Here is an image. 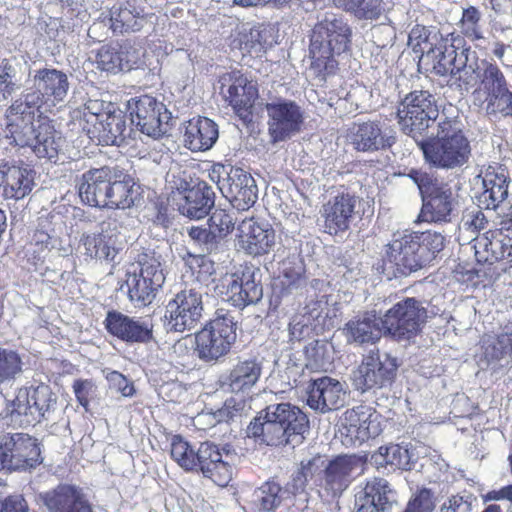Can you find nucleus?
<instances>
[{
    "mask_svg": "<svg viewBox=\"0 0 512 512\" xmlns=\"http://www.w3.org/2000/svg\"><path fill=\"white\" fill-rule=\"evenodd\" d=\"M445 242V236L431 230L395 233L383 247L375 269L388 280L407 277L434 260Z\"/></svg>",
    "mask_w": 512,
    "mask_h": 512,
    "instance_id": "nucleus-1",
    "label": "nucleus"
},
{
    "mask_svg": "<svg viewBox=\"0 0 512 512\" xmlns=\"http://www.w3.org/2000/svg\"><path fill=\"white\" fill-rule=\"evenodd\" d=\"M309 430L307 415L297 406L280 403L268 406L250 422L247 436L259 444L280 446L302 442Z\"/></svg>",
    "mask_w": 512,
    "mask_h": 512,
    "instance_id": "nucleus-2",
    "label": "nucleus"
},
{
    "mask_svg": "<svg viewBox=\"0 0 512 512\" xmlns=\"http://www.w3.org/2000/svg\"><path fill=\"white\" fill-rule=\"evenodd\" d=\"M7 137L11 144L30 147L38 158L56 163L61 150L62 137L53 120L43 112L6 110Z\"/></svg>",
    "mask_w": 512,
    "mask_h": 512,
    "instance_id": "nucleus-3",
    "label": "nucleus"
},
{
    "mask_svg": "<svg viewBox=\"0 0 512 512\" xmlns=\"http://www.w3.org/2000/svg\"><path fill=\"white\" fill-rule=\"evenodd\" d=\"M352 30L342 17L326 16L318 21L310 39V68L317 77L325 79L336 74V56L350 49Z\"/></svg>",
    "mask_w": 512,
    "mask_h": 512,
    "instance_id": "nucleus-4",
    "label": "nucleus"
},
{
    "mask_svg": "<svg viewBox=\"0 0 512 512\" xmlns=\"http://www.w3.org/2000/svg\"><path fill=\"white\" fill-rule=\"evenodd\" d=\"M425 161L433 167L453 169L464 165L471 155L470 142L457 118L445 117L438 122L436 136L418 143Z\"/></svg>",
    "mask_w": 512,
    "mask_h": 512,
    "instance_id": "nucleus-5",
    "label": "nucleus"
},
{
    "mask_svg": "<svg viewBox=\"0 0 512 512\" xmlns=\"http://www.w3.org/2000/svg\"><path fill=\"white\" fill-rule=\"evenodd\" d=\"M33 86L34 90L24 94L23 98L14 100L7 110L39 113L44 108L46 112H52L56 105L64 102L70 84L63 71L41 68L35 71Z\"/></svg>",
    "mask_w": 512,
    "mask_h": 512,
    "instance_id": "nucleus-6",
    "label": "nucleus"
},
{
    "mask_svg": "<svg viewBox=\"0 0 512 512\" xmlns=\"http://www.w3.org/2000/svg\"><path fill=\"white\" fill-rule=\"evenodd\" d=\"M81 126L91 141L98 145H115L124 135L126 121L112 103L89 99L83 107Z\"/></svg>",
    "mask_w": 512,
    "mask_h": 512,
    "instance_id": "nucleus-7",
    "label": "nucleus"
},
{
    "mask_svg": "<svg viewBox=\"0 0 512 512\" xmlns=\"http://www.w3.org/2000/svg\"><path fill=\"white\" fill-rule=\"evenodd\" d=\"M408 176L416 183L422 196L417 222H449L454 206L453 192L449 184L419 169H411Z\"/></svg>",
    "mask_w": 512,
    "mask_h": 512,
    "instance_id": "nucleus-8",
    "label": "nucleus"
},
{
    "mask_svg": "<svg viewBox=\"0 0 512 512\" xmlns=\"http://www.w3.org/2000/svg\"><path fill=\"white\" fill-rule=\"evenodd\" d=\"M237 324L230 313L216 311L215 317L195 333L194 350L204 362H217L230 353L237 338Z\"/></svg>",
    "mask_w": 512,
    "mask_h": 512,
    "instance_id": "nucleus-9",
    "label": "nucleus"
},
{
    "mask_svg": "<svg viewBox=\"0 0 512 512\" xmlns=\"http://www.w3.org/2000/svg\"><path fill=\"white\" fill-rule=\"evenodd\" d=\"M439 110L435 97L427 90H413L398 103L397 122L406 135L422 136L436 121Z\"/></svg>",
    "mask_w": 512,
    "mask_h": 512,
    "instance_id": "nucleus-10",
    "label": "nucleus"
},
{
    "mask_svg": "<svg viewBox=\"0 0 512 512\" xmlns=\"http://www.w3.org/2000/svg\"><path fill=\"white\" fill-rule=\"evenodd\" d=\"M427 309L414 297L395 303L381 317L384 336L401 342L417 337L426 322Z\"/></svg>",
    "mask_w": 512,
    "mask_h": 512,
    "instance_id": "nucleus-11",
    "label": "nucleus"
},
{
    "mask_svg": "<svg viewBox=\"0 0 512 512\" xmlns=\"http://www.w3.org/2000/svg\"><path fill=\"white\" fill-rule=\"evenodd\" d=\"M219 93L234 114L245 124L253 123L259 88L240 70L225 72L219 76Z\"/></svg>",
    "mask_w": 512,
    "mask_h": 512,
    "instance_id": "nucleus-12",
    "label": "nucleus"
},
{
    "mask_svg": "<svg viewBox=\"0 0 512 512\" xmlns=\"http://www.w3.org/2000/svg\"><path fill=\"white\" fill-rule=\"evenodd\" d=\"M366 456L357 454L337 455L329 460L314 480L318 495L324 500H334L342 495L352 482V474L363 470Z\"/></svg>",
    "mask_w": 512,
    "mask_h": 512,
    "instance_id": "nucleus-13",
    "label": "nucleus"
},
{
    "mask_svg": "<svg viewBox=\"0 0 512 512\" xmlns=\"http://www.w3.org/2000/svg\"><path fill=\"white\" fill-rule=\"evenodd\" d=\"M56 401L57 397L50 386L40 383L37 386L20 388L15 399L8 405L7 413L11 422L19 426L35 425L54 409Z\"/></svg>",
    "mask_w": 512,
    "mask_h": 512,
    "instance_id": "nucleus-14",
    "label": "nucleus"
},
{
    "mask_svg": "<svg viewBox=\"0 0 512 512\" xmlns=\"http://www.w3.org/2000/svg\"><path fill=\"white\" fill-rule=\"evenodd\" d=\"M42 463L40 444L26 433L0 435V471H28Z\"/></svg>",
    "mask_w": 512,
    "mask_h": 512,
    "instance_id": "nucleus-15",
    "label": "nucleus"
},
{
    "mask_svg": "<svg viewBox=\"0 0 512 512\" xmlns=\"http://www.w3.org/2000/svg\"><path fill=\"white\" fill-rule=\"evenodd\" d=\"M340 432L347 445H361L380 435L381 415L369 405L354 406L343 413Z\"/></svg>",
    "mask_w": 512,
    "mask_h": 512,
    "instance_id": "nucleus-16",
    "label": "nucleus"
},
{
    "mask_svg": "<svg viewBox=\"0 0 512 512\" xmlns=\"http://www.w3.org/2000/svg\"><path fill=\"white\" fill-rule=\"evenodd\" d=\"M358 196L347 189L332 194L320 209L323 231L330 236L347 232L357 217Z\"/></svg>",
    "mask_w": 512,
    "mask_h": 512,
    "instance_id": "nucleus-17",
    "label": "nucleus"
},
{
    "mask_svg": "<svg viewBox=\"0 0 512 512\" xmlns=\"http://www.w3.org/2000/svg\"><path fill=\"white\" fill-rule=\"evenodd\" d=\"M138 263L139 271L130 273L127 278L128 296L137 305L147 306L155 299L165 277L155 257L143 255Z\"/></svg>",
    "mask_w": 512,
    "mask_h": 512,
    "instance_id": "nucleus-18",
    "label": "nucleus"
},
{
    "mask_svg": "<svg viewBox=\"0 0 512 512\" xmlns=\"http://www.w3.org/2000/svg\"><path fill=\"white\" fill-rule=\"evenodd\" d=\"M202 295L193 289L178 292L166 305L165 321L169 330L183 333L194 329L203 315Z\"/></svg>",
    "mask_w": 512,
    "mask_h": 512,
    "instance_id": "nucleus-19",
    "label": "nucleus"
},
{
    "mask_svg": "<svg viewBox=\"0 0 512 512\" xmlns=\"http://www.w3.org/2000/svg\"><path fill=\"white\" fill-rule=\"evenodd\" d=\"M347 139L357 152L386 151L397 141L394 128L379 120L354 122L348 129Z\"/></svg>",
    "mask_w": 512,
    "mask_h": 512,
    "instance_id": "nucleus-20",
    "label": "nucleus"
},
{
    "mask_svg": "<svg viewBox=\"0 0 512 512\" xmlns=\"http://www.w3.org/2000/svg\"><path fill=\"white\" fill-rule=\"evenodd\" d=\"M236 241L238 247L246 254L258 257L267 255L274 249L277 234L267 220L252 216L239 223Z\"/></svg>",
    "mask_w": 512,
    "mask_h": 512,
    "instance_id": "nucleus-21",
    "label": "nucleus"
},
{
    "mask_svg": "<svg viewBox=\"0 0 512 512\" xmlns=\"http://www.w3.org/2000/svg\"><path fill=\"white\" fill-rule=\"evenodd\" d=\"M397 371L396 360L389 355L382 359L379 350L370 351L357 368L354 385L357 390L365 392L379 389L391 384Z\"/></svg>",
    "mask_w": 512,
    "mask_h": 512,
    "instance_id": "nucleus-22",
    "label": "nucleus"
},
{
    "mask_svg": "<svg viewBox=\"0 0 512 512\" xmlns=\"http://www.w3.org/2000/svg\"><path fill=\"white\" fill-rule=\"evenodd\" d=\"M127 109L131 120L139 130L152 137L165 133L163 125L167 123L168 111L165 105L150 95H141L128 101Z\"/></svg>",
    "mask_w": 512,
    "mask_h": 512,
    "instance_id": "nucleus-23",
    "label": "nucleus"
},
{
    "mask_svg": "<svg viewBox=\"0 0 512 512\" xmlns=\"http://www.w3.org/2000/svg\"><path fill=\"white\" fill-rule=\"evenodd\" d=\"M35 170L24 162L0 165V196L18 202L29 196L35 187Z\"/></svg>",
    "mask_w": 512,
    "mask_h": 512,
    "instance_id": "nucleus-24",
    "label": "nucleus"
},
{
    "mask_svg": "<svg viewBox=\"0 0 512 512\" xmlns=\"http://www.w3.org/2000/svg\"><path fill=\"white\" fill-rule=\"evenodd\" d=\"M469 52L470 46H467L466 40L457 32H451L444 44L427 52V57H432V72L435 75L455 77V72L459 71L462 61L468 60Z\"/></svg>",
    "mask_w": 512,
    "mask_h": 512,
    "instance_id": "nucleus-25",
    "label": "nucleus"
},
{
    "mask_svg": "<svg viewBox=\"0 0 512 512\" xmlns=\"http://www.w3.org/2000/svg\"><path fill=\"white\" fill-rule=\"evenodd\" d=\"M268 130L273 141H283L300 131L303 124V113L299 105L291 100L278 99L266 103Z\"/></svg>",
    "mask_w": 512,
    "mask_h": 512,
    "instance_id": "nucleus-26",
    "label": "nucleus"
},
{
    "mask_svg": "<svg viewBox=\"0 0 512 512\" xmlns=\"http://www.w3.org/2000/svg\"><path fill=\"white\" fill-rule=\"evenodd\" d=\"M39 498L49 512H94L84 489L75 484L61 483Z\"/></svg>",
    "mask_w": 512,
    "mask_h": 512,
    "instance_id": "nucleus-27",
    "label": "nucleus"
},
{
    "mask_svg": "<svg viewBox=\"0 0 512 512\" xmlns=\"http://www.w3.org/2000/svg\"><path fill=\"white\" fill-rule=\"evenodd\" d=\"M220 191L239 211L249 210L258 199V189L252 175L242 168H231Z\"/></svg>",
    "mask_w": 512,
    "mask_h": 512,
    "instance_id": "nucleus-28",
    "label": "nucleus"
},
{
    "mask_svg": "<svg viewBox=\"0 0 512 512\" xmlns=\"http://www.w3.org/2000/svg\"><path fill=\"white\" fill-rule=\"evenodd\" d=\"M178 211L191 219H202L207 216L214 206L215 193L204 180H198L192 186L173 194Z\"/></svg>",
    "mask_w": 512,
    "mask_h": 512,
    "instance_id": "nucleus-29",
    "label": "nucleus"
},
{
    "mask_svg": "<svg viewBox=\"0 0 512 512\" xmlns=\"http://www.w3.org/2000/svg\"><path fill=\"white\" fill-rule=\"evenodd\" d=\"M192 472L201 473L220 487H226L232 480V467L222 459L219 447L209 441L202 442L196 450Z\"/></svg>",
    "mask_w": 512,
    "mask_h": 512,
    "instance_id": "nucleus-30",
    "label": "nucleus"
},
{
    "mask_svg": "<svg viewBox=\"0 0 512 512\" xmlns=\"http://www.w3.org/2000/svg\"><path fill=\"white\" fill-rule=\"evenodd\" d=\"M306 394L307 405L321 413L338 410L345 404V392L342 384L328 376L311 380Z\"/></svg>",
    "mask_w": 512,
    "mask_h": 512,
    "instance_id": "nucleus-31",
    "label": "nucleus"
},
{
    "mask_svg": "<svg viewBox=\"0 0 512 512\" xmlns=\"http://www.w3.org/2000/svg\"><path fill=\"white\" fill-rule=\"evenodd\" d=\"M475 249L477 261L488 266L505 260L512 262V226L487 231Z\"/></svg>",
    "mask_w": 512,
    "mask_h": 512,
    "instance_id": "nucleus-32",
    "label": "nucleus"
},
{
    "mask_svg": "<svg viewBox=\"0 0 512 512\" xmlns=\"http://www.w3.org/2000/svg\"><path fill=\"white\" fill-rule=\"evenodd\" d=\"M104 326L111 336L126 343H147L153 337L151 326L117 310L107 312Z\"/></svg>",
    "mask_w": 512,
    "mask_h": 512,
    "instance_id": "nucleus-33",
    "label": "nucleus"
},
{
    "mask_svg": "<svg viewBox=\"0 0 512 512\" xmlns=\"http://www.w3.org/2000/svg\"><path fill=\"white\" fill-rule=\"evenodd\" d=\"M343 333L350 343L375 344L384 336V328L375 311H366L350 319Z\"/></svg>",
    "mask_w": 512,
    "mask_h": 512,
    "instance_id": "nucleus-34",
    "label": "nucleus"
},
{
    "mask_svg": "<svg viewBox=\"0 0 512 512\" xmlns=\"http://www.w3.org/2000/svg\"><path fill=\"white\" fill-rule=\"evenodd\" d=\"M112 170L109 167L93 168L84 172L78 182V193L83 203L104 207Z\"/></svg>",
    "mask_w": 512,
    "mask_h": 512,
    "instance_id": "nucleus-35",
    "label": "nucleus"
},
{
    "mask_svg": "<svg viewBox=\"0 0 512 512\" xmlns=\"http://www.w3.org/2000/svg\"><path fill=\"white\" fill-rule=\"evenodd\" d=\"M218 137V125L208 117H194L186 123L184 145L192 152H204L211 149Z\"/></svg>",
    "mask_w": 512,
    "mask_h": 512,
    "instance_id": "nucleus-36",
    "label": "nucleus"
},
{
    "mask_svg": "<svg viewBox=\"0 0 512 512\" xmlns=\"http://www.w3.org/2000/svg\"><path fill=\"white\" fill-rule=\"evenodd\" d=\"M227 295L233 306L244 308L261 300L263 288L255 280L254 272L247 268L233 275V280L227 287Z\"/></svg>",
    "mask_w": 512,
    "mask_h": 512,
    "instance_id": "nucleus-37",
    "label": "nucleus"
},
{
    "mask_svg": "<svg viewBox=\"0 0 512 512\" xmlns=\"http://www.w3.org/2000/svg\"><path fill=\"white\" fill-rule=\"evenodd\" d=\"M262 374L261 362L253 357L239 360L225 376L223 384L233 393L248 392Z\"/></svg>",
    "mask_w": 512,
    "mask_h": 512,
    "instance_id": "nucleus-38",
    "label": "nucleus"
},
{
    "mask_svg": "<svg viewBox=\"0 0 512 512\" xmlns=\"http://www.w3.org/2000/svg\"><path fill=\"white\" fill-rule=\"evenodd\" d=\"M106 196L104 207L108 208H130L134 204V182L133 179L123 173L112 174L110 185Z\"/></svg>",
    "mask_w": 512,
    "mask_h": 512,
    "instance_id": "nucleus-39",
    "label": "nucleus"
},
{
    "mask_svg": "<svg viewBox=\"0 0 512 512\" xmlns=\"http://www.w3.org/2000/svg\"><path fill=\"white\" fill-rule=\"evenodd\" d=\"M111 28L115 33H128L141 30L144 17L130 1L114 6L110 12Z\"/></svg>",
    "mask_w": 512,
    "mask_h": 512,
    "instance_id": "nucleus-40",
    "label": "nucleus"
},
{
    "mask_svg": "<svg viewBox=\"0 0 512 512\" xmlns=\"http://www.w3.org/2000/svg\"><path fill=\"white\" fill-rule=\"evenodd\" d=\"M128 55L129 47L126 45H104L97 51L96 64L99 69L107 72L129 69Z\"/></svg>",
    "mask_w": 512,
    "mask_h": 512,
    "instance_id": "nucleus-41",
    "label": "nucleus"
},
{
    "mask_svg": "<svg viewBox=\"0 0 512 512\" xmlns=\"http://www.w3.org/2000/svg\"><path fill=\"white\" fill-rule=\"evenodd\" d=\"M53 247L51 235L44 230L37 229L26 245L25 258L34 267V270L37 271L44 267Z\"/></svg>",
    "mask_w": 512,
    "mask_h": 512,
    "instance_id": "nucleus-42",
    "label": "nucleus"
},
{
    "mask_svg": "<svg viewBox=\"0 0 512 512\" xmlns=\"http://www.w3.org/2000/svg\"><path fill=\"white\" fill-rule=\"evenodd\" d=\"M373 458L378 466L392 470H407L410 466L409 451L399 444L380 446Z\"/></svg>",
    "mask_w": 512,
    "mask_h": 512,
    "instance_id": "nucleus-43",
    "label": "nucleus"
},
{
    "mask_svg": "<svg viewBox=\"0 0 512 512\" xmlns=\"http://www.w3.org/2000/svg\"><path fill=\"white\" fill-rule=\"evenodd\" d=\"M484 196L491 200L493 208H496L508 196L507 177L502 172H496L495 169H488L483 178Z\"/></svg>",
    "mask_w": 512,
    "mask_h": 512,
    "instance_id": "nucleus-44",
    "label": "nucleus"
},
{
    "mask_svg": "<svg viewBox=\"0 0 512 512\" xmlns=\"http://www.w3.org/2000/svg\"><path fill=\"white\" fill-rule=\"evenodd\" d=\"M485 111L489 117L512 120V91L509 87L488 94L485 98Z\"/></svg>",
    "mask_w": 512,
    "mask_h": 512,
    "instance_id": "nucleus-45",
    "label": "nucleus"
},
{
    "mask_svg": "<svg viewBox=\"0 0 512 512\" xmlns=\"http://www.w3.org/2000/svg\"><path fill=\"white\" fill-rule=\"evenodd\" d=\"M85 254L100 260H113L116 249L111 237L102 233L87 235L83 241Z\"/></svg>",
    "mask_w": 512,
    "mask_h": 512,
    "instance_id": "nucleus-46",
    "label": "nucleus"
},
{
    "mask_svg": "<svg viewBox=\"0 0 512 512\" xmlns=\"http://www.w3.org/2000/svg\"><path fill=\"white\" fill-rule=\"evenodd\" d=\"M481 12L475 6L464 8L460 20L457 23L459 35L464 39L478 41L484 38L480 26Z\"/></svg>",
    "mask_w": 512,
    "mask_h": 512,
    "instance_id": "nucleus-47",
    "label": "nucleus"
},
{
    "mask_svg": "<svg viewBox=\"0 0 512 512\" xmlns=\"http://www.w3.org/2000/svg\"><path fill=\"white\" fill-rule=\"evenodd\" d=\"M363 492L367 501L374 503L385 510L390 507L391 503L389 501V494L392 493V489L386 479L374 477L367 480Z\"/></svg>",
    "mask_w": 512,
    "mask_h": 512,
    "instance_id": "nucleus-48",
    "label": "nucleus"
},
{
    "mask_svg": "<svg viewBox=\"0 0 512 512\" xmlns=\"http://www.w3.org/2000/svg\"><path fill=\"white\" fill-rule=\"evenodd\" d=\"M22 358L13 349L0 347V384L16 379L22 372Z\"/></svg>",
    "mask_w": 512,
    "mask_h": 512,
    "instance_id": "nucleus-49",
    "label": "nucleus"
},
{
    "mask_svg": "<svg viewBox=\"0 0 512 512\" xmlns=\"http://www.w3.org/2000/svg\"><path fill=\"white\" fill-rule=\"evenodd\" d=\"M196 450L180 435L171 439L170 455L172 459L184 470L191 471L195 465Z\"/></svg>",
    "mask_w": 512,
    "mask_h": 512,
    "instance_id": "nucleus-50",
    "label": "nucleus"
},
{
    "mask_svg": "<svg viewBox=\"0 0 512 512\" xmlns=\"http://www.w3.org/2000/svg\"><path fill=\"white\" fill-rule=\"evenodd\" d=\"M487 95L508 88V82L498 67L497 64L492 62H485L480 80Z\"/></svg>",
    "mask_w": 512,
    "mask_h": 512,
    "instance_id": "nucleus-51",
    "label": "nucleus"
},
{
    "mask_svg": "<svg viewBox=\"0 0 512 512\" xmlns=\"http://www.w3.org/2000/svg\"><path fill=\"white\" fill-rule=\"evenodd\" d=\"M260 510L270 512L280 506L282 502V487L275 480L264 482L259 488Z\"/></svg>",
    "mask_w": 512,
    "mask_h": 512,
    "instance_id": "nucleus-52",
    "label": "nucleus"
},
{
    "mask_svg": "<svg viewBox=\"0 0 512 512\" xmlns=\"http://www.w3.org/2000/svg\"><path fill=\"white\" fill-rule=\"evenodd\" d=\"M208 226L214 233L217 240L229 235L235 226L233 217L225 209H215L208 219Z\"/></svg>",
    "mask_w": 512,
    "mask_h": 512,
    "instance_id": "nucleus-53",
    "label": "nucleus"
},
{
    "mask_svg": "<svg viewBox=\"0 0 512 512\" xmlns=\"http://www.w3.org/2000/svg\"><path fill=\"white\" fill-rule=\"evenodd\" d=\"M274 40L273 28L269 25L259 24L250 29L246 45L255 51H265L271 47Z\"/></svg>",
    "mask_w": 512,
    "mask_h": 512,
    "instance_id": "nucleus-54",
    "label": "nucleus"
},
{
    "mask_svg": "<svg viewBox=\"0 0 512 512\" xmlns=\"http://www.w3.org/2000/svg\"><path fill=\"white\" fill-rule=\"evenodd\" d=\"M450 78L454 79V84L458 88L467 91L478 84L480 73L477 66L468 64V60H464L462 64L459 65V71L455 72V77Z\"/></svg>",
    "mask_w": 512,
    "mask_h": 512,
    "instance_id": "nucleus-55",
    "label": "nucleus"
},
{
    "mask_svg": "<svg viewBox=\"0 0 512 512\" xmlns=\"http://www.w3.org/2000/svg\"><path fill=\"white\" fill-rule=\"evenodd\" d=\"M435 506V497L432 490L421 488L408 501L404 512H433Z\"/></svg>",
    "mask_w": 512,
    "mask_h": 512,
    "instance_id": "nucleus-56",
    "label": "nucleus"
},
{
    "mask_svg": "<svg viewBox=\"0 0 512 512\" xmlns=\"http://www.w3.org/2000/svg\"><path fill=\"white\" fill-rule=\"evenodd\" d=\"M381 0H347V6L358 18L376 19L380 15Z\"/></svg>",
    "mask_w": 512,
    "mask_h": 512,
    "instance_id": "nucleus-57",
    "label": "nucleus"
},
{
    "mask_svg": "<svg viewBox=\"0 0 512 512\" xmlns=\"http://www.w3.org/2000/svg\"><path fill=\"white\" fill-rule=\"evenodd\" d=\"M493 350L492 356L496 359L512 353V320L501 327V331L496 335Z\"/></svg>",
    "mask_w": 512,
    "mask_h": 512,
    "instance_id": "nucleus-58",
    "label": "nucleus"
},
{
    "mask_svg": "<svg viewBox=\"0 0 512 512\" xmlns=\"http://www.w3.org/2000/svg\"><path fill=\"white\" fill-rule=\"evenodd\" d=\"M110 388L115 389L124 397H131L135 394V387L125 375L119 371H111L106 375Z\"/></svg>",
    "mask_w": 512,
    "mask_h": 512,
    "instance_id": "nucleus-59",
    "label": "nucleus"
},
{
    "mask_svg": "<svg viewBox=\"0 0 512 512\" xmlns=\"http://www.w3.org/2000/svg\"><path fill=\"white\" fill-rule=\"evenodd\" d=\"M11 68L7 60L0 61V101L7 100L16 90L10 74Z\"/></svg>",
    "mask_w": 512,
    "mask_h": 512,
    "instance_id": "nucleus-60",
    "label": "nucleus"
},
{
    "mask_svg": "<svg viewBox=\"0 0 512 512\" xmlns=\"http://www.w3.org/2000/svg\"><path fill=\"white\" fill-rule=\"evenodd\" d=\"M430 34V30L424 25L416 24L411 29L408 36V44L415 53H424V45L428 43Z\"/></svg>",
    "mask_w": 512,
    "mask_h": 512,
    "instance_id": "nucleus-61",
    "label": "nucleus"
},
{
    "mask_svg": "<svg viewBox=\"0 0 512 512\" xmlns=\"http://www.w3.org/2000/svg\"><path fill=\"white\" fill-rule=\"evenodd\" d=\"M28 510V503L22 494L0 498V512H28Z\"/></svg>",
    "mask_w": 512,
    "mask_h": 512,
    "instance_id": "nucleus-62",
    "label": "nucleus"
},
{
    "mask_svg": "<svg viewBox=\"0 0 512 512\" xmlns=\"http://www.w3.org/2000/svg\"><path fill=\"white\" fill-rule=\"evenodd\" d=\"M93 387L94 383L91 379H76L73 382L72 388L75 397L84 408H87L89 405V396Z\"/></svg>",
    "mask_w": 512,
    "mask_h": 512,
    "instance_id": "nucleus-63",
    "label": "nucleus"
},
{
    "mask_svg": "<svg viewBox=\"0 0 512 512\" xmlns=\"http://www.w3.org/2000/svg\"><path fill=\"white\" fill-rule=\"evenodd\" d=\"M471 503L463 496L456 494L448 497L441 505L440 512H471Z\"/></svg>",
    "mask_w": 512,
    "mask_h": 512,
    "instance_id": "nucleus-64",
    "label": "nucleus"
}]
</instances>
